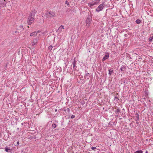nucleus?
I'll return each mask as SVG.
<instances>
[{
    "label": "nucleus",
    "mask_w": 153,
    "mask_h": 153,
    "mask_svg": "<svg viewBox=\"0 0 153 153\" xmlns=\"http://www.w3.org/2000/svg\"><path fill=\"white\" fill-rule=\"evenodd\" d=\"M52 48L53 46L52 45H51L48 47V49L51 51L52 49Z\"/></svg>",
    "instance_id": "412c9836"
},
{
    "label": "nucleus",
    "mask_w": 153,
    "mask_h": 153,
    "mask_svg": "<svg viewBox=\"0 0 153 153\" xmlns=\"http://www.w3.org/2000/svg\"><path fill=\"white\" fill-rule=\"evenodd\" d=\"M38 41V37L34 39L33 40V42H31V45L32 46H34L36 45Z\"/></svg>",
    "instance_id": "20e7f679"
},
{
    "label": "nucleus",
    "mask_w": 153,
    "mask_h": 153,
    "mask_svg": "<svg viewBox=\"0 0 153 153\" xmlns=\"http://www.w3.org/2000/svg\"><path fill=\"white\" fill-rule=\"evenodd\" d=\"M5 150L6 152H11V150L10 147L6 146L5 148Z\"/></svg>",
    "instance_id": "6e6552de"
},
{
    "label": "nucleus",
    "mask_w": 153,
    "mask_h": 153,
    "mask_svg": "<svg viewBox=\"0 0 153 153\" xmlns=\"http://www.w3.org/2000/svg\"><path fill=\"white\" fill-rule=\"evenodd\" d=\"M96 147H92L91 148V149L92 150H94V149H96Z\"/></svg>",
    "instance_id": "a878e982"
},
{
    "label": "nucleus",
    "mask_w": 153,
    "mask_h": 153,
    "mask_svg": "<svg viewBox=\"0 0 153 153\" xmlns=\"http://www.w3.org/2000/svg\"><path fill=\"white\" fill-rule=\"evenodd\" d=\"M100 0H97L94 1V2H93L94 5L98 4L99 3Z\"/></svg>",
    "instance_id": "ddd939ff"
},
{
    "label": "nucleus",
    "mask_w": 153,
    "mask_h": 153,
    "mask_svg": "<svg viewBox=\"0 0 153 153\" xmlns=\"http://www.w3.org/2000/svg\"><path fill=\"white\" fill-rule=\"evenodd\" d=\"M141 22V20L139 19H137L135 21L137 24H140Z\"/></svg>",
    "instance_id": "f3484780"
},
{
    "label": "nucleus",
    "mask_w": 153,
    "mask_h": 153,
    "mask_svg": "<svg viewBox=\"0 0 153 153\" xmlns=\"http://www.w3.org/2000/svg\"><path fill=\"white\" fill-rule=\"evenodd\" d=\"M90 18L88 17L86 20V22L88 23V22H89L90 21Z\"/></svg>",
    "instance_id": "aec40b11"
},
{
    "label": "nucleus",
    "mask_w": 153,
    "mask_h": 153,
    "mask_svg": "<svg viewBox=\"0 0 153 153\" xmlns=\"http://www.w3.org/2000/svg\"><path fill=\"white\" fill-rule=\"evenodd\" d=\"M76 64V62H75V59L74 61V63H73V67H74H74H75Z\"/></svg>",
    "instance_id": "5701e85b"
},
{
    "label": "nucleus",
    "mask_w": 153,
    "mask_h": 153,
    "mask_svg": "<svg viewBox=\"0 0 153 153\" xmlns=\"http://www.w3.org/2000/svg\"><path fill=\"white\" fill-rule=\"evenodd\" d=\"M136 123L137 124H138V122H137V121Z\"/></svg>",
    "instance_id": "2f4dec72"
},
{
    "label": "nucleus",
    "mask_w": 153,
    "mask_h": 153,
    "mask_svg": "<svg viewBox=\"0 0 153 153\" xmlns=\"http://www.w3.org/2000/svg\"><path fill=\"white\" fill-rule=\"evenodd\" d=\"M17 144L18 145H19V141H18L17 142Z\"/></svg>",
    "instance_id": "c756f323"
},
{
    "label": "nucleus",
    "mask_w": 153,
    "mask_h": 153,
    "mask_svg": "<svg viewBox=\"0 0 153 153\" xmlns=\"http://www.w3.org/2000/svg\"><path fill=\"white\" fill-rule=\"evenodd\" d=\"M38 32H39V31H37V32L35 31L34 32H33L31 33L30 34V35L31 36H35L36 35L37 33Z\"/></svg>",
    "instance_id": "9d476101"
},
{
    "label": "nucleus",
    "mask_w": 153,
    "mask_h": 153,
    "mask_svg": "<svg viewBox=\"0 0 153 153\" xmlns=\"http://www.w3.org/2000/svg\"><path fill=\"white\" fill-rule=\"evenodd\" d=\"M117 99L119 100V99L118 98V97H117V96H116V97H115V99Z\"/></svg>",
    "instance_id": "c85d7f7f"
},
{
    "label": "nucleus",
    "mask_w": 153,
    "mask_h": 153,
    "mask_svg": "<svg viewBox=\"0 0 153 153\" xmlns=\"http://www.w3.org/2000/svg\"><path fill=\"white\" fill-rule=\"evenodd\" d=\"M120 111V110L119 108H118L117 110H116L115 112L117 113H119Z\"/></svg>",
    "instance_id": "4be33fe9"
},
{
    "label": "nucleus",
    "mask_w": 153,
    "mask_h": 153,
    "mask_svg": "<svg viewBox=\"0 0 153 153\" xmlns=\"http://www.w3.org/2000/svg\"><path fill=\"white\" fill-rule=\"evenodd\" d=\"M143 151L141 150H139L138 151H137L135 152L134 153H142Z\"/></svg>",
    "instance_id": "6ab92c4d"
},
{
    "label": "nucleus",
    "mask_w": 153,
    "mask_h": 153,
    "mask_svg": "<svg viewBox=\"0 0 153 153\" xmlns=\"http://www.w3.org/2000/svg\"><path fill=\"white\" fill-rule=\"evenodd\" d=\"M75 117V116L74 115H71V118L72 119H73V118H74Z\"/></svg>",
    "instance_id": "393cba45"
},
{
    "label": "nucleus",
    "mask_w": 153,
    "mask_h": 153,
    "mask_svg": "<svg viewBox=\"0 0 153 153\" xmlns=\"http://www.w3.org/2000/svg\"><path fill=\"white\" fill-rule=\"evenodd\" d=\"M152 39H153V34L150 35L149 39V41L150 42H151Z\"/></svg>",
    "instance_id": "2eb2a0df"
},
{
    "label": "nucleus",
    "mask_w": 153,
    "mask_h": 153,
    "mask_svg": "<svg viewBox=\"0 0 153 153\" xmlns=\"http://www.w3.org/2000/svg\"><path fill=\"white\" fill-rule=\"evenodd\" d=\"M52 126L53 128H56V125L55 123H53L52 125Z\"/></svg>",
    "instance_id": "a211bd4d"
},
{
    "label": "nucleus",
    "mask_w": 153,
    "mask_h": 153,
    "mask_svg": "<svg viewBox=\"0 0 153 153\" xmlns=\"http://www.w3.org/2000/svg\"><path fill=\"white\" fill-rule=\"evenodd\" d=\"M89 73H86L85 76H88L89 75Z\"/></svg>",
    "instance_id": "bb28decb"
},
{
    "label": "nucleus",
    "mask_w": 153,
    "mask_h": 153,
    "mask_svg": "<svg viewBox=\"0 0 153 153\" xmlns=\"http://www.w3.org/2000/svg\"><path fill=\"white\" fill-rule=\"evenodd\" d=\"M23 30L24 28L23 26L22 25H20L17 30L18 33H19V32L23 31Z\"/></svg>",
    "instance_id": "423d86ee"
},
{
    "label": "nucleus",
    "mask_w": 153,
    "mask_h": 153,
    "mask_svg": "<svg viewBox=\"0 0 153 153\" xmlns=\"http://www.w3.org/2000/svg\"><path fill=\"white\" fill-rule=\"evenodd\" d=\"M57 111V109H56L55 110V112H56V111Z\"/></svg>",
    "instance_id": "7c9ffc66"
},
{
    "label": "nucleus",
    "mask_w": 153,
    "mask_h": 153,
    "mask_svg": "<svg viewBox=\"0 0 153 153\" xmlns=\"http://www.w3.org/2000/svg\"><path fill=\"white\" fill-rule=\"evenodd\" d=\"M36 13V11L34 10H31L30 15L28 17L27 23L29 25H30L34 21L35 15Z\"/></svg>",
    "instance_id": "f257e3e1"
},
{
    "label": "nucleus",
    "mask_w": 153,
    "mask_h": 153,
    "mask_svg": "<svg viewBox=\"0 0 153 153\" xmlns=\"http://www.w3.org/2000/svg\"><path fill=\"white\" fill-rule=\"evenodd\" d=\"M148 151H146V153H148Z\"/></svg>",
    "instance_id": "473e14b6"
},
{
    "label": "nucleus",
    "mask_w": 153,
    "mask_h": 153,
    "mask_svg": "<svg viewBox=\"0 0 153 153\" xmlns=\"http://www.w3.org/2000/svg\"><path fill=\"white\" fill-rule=\"evenodd\" d=\"M67 111L68 112H69L70 111V109L68 108L67 109Z\"/></svg>",
    "instance_id": "cd10ccee"
},
{
    "label": "nucleus",
    "mask_w": 153,
    "mask_h": 153,
    "mask_svg": "<svg viewBox=\"0 0 153 153\" xmlns=\"http://www.w3.org/2000/svg\"><path fill=\"white\" fill-rule=\"evenodd\" d=\"M65 3L67 5H69V2H68V1H65Z\"/></svg>",
    "instance_id": "b1692460"
},
{
    "label": "nucleus",
    "mask_w": 153,
    "mask_h": 153,
    "mask_svg": "<svg viewBox=\"0 0 153 153\" xmlns=\"http://www.w3.org/2000/svg\"><path fill=\"white\" fill-rule=\"evenodd\" d=\"M5 0L0 1V7H3L4 5V2Z\"/></svg>",
    "instance_id": "1a4fd4ad"
},
{
    "label": "nucleus",
    "mask_w": 153,
    "mask_h": 153,
    "mask_svg": "<svg viewBox=\"0 0 153 153\" xmlns=\"http://www.w3.org/2000/svg\"><path fill=\"white\" fill-rule=\"evenodd\" d=\"M135 115H136V116H135V117H134L135 120L136 121H137L139 119V114L138 113H137L135 114Z\"/></svg>",
    "instance_id": "f8f14e48"
},
{
    "label": "nucleus",
    "mask_w": 153,
    "mask_h": 153,
    "mask_svg": "<svg viewBox=\"0 0 153 153\" xmlns=\"http://www.w3.org/2000/svg\"><path fill=\"white\" fill-rule=\"evenodd\" d=\"M88 5L90 7H91L93 6L94 5L93 2L92 3H88Z\"/></svg>",
    "instance_id": "dca6fc26"
},
{
    "label": "nucleus",
    "mask_w": 153,
    "mask_h": 153,
    "mask_svg": "<svg viewBox=\"0 0 153 153\" xmlns=\"http://www.w3.org/2000/svg\"><path fill=\"white\" fill-rule=\"evenodd\" d=\"M104 2H103L100 4L97 8L96 11L99 12L100 11H102L104 7Z\"/></svg>",
    "instance_id": "7ed1b4c3"
},
{
    "label": "nucleus",
    "mask_w": 153,
    "mask_h": 153,
    "mask_svg": "<svg viewBox=\"0 0 153 153\" xmlns=\"http://www.w3.org/2000/svg\"><path fill=\"white\" fill-rule=\"evenodd\" d=\"M126 67L125 65H122L120 69V72H124L126 71Z\"/></svg>",
    "instance_id": "39448f33"
},
{
    "label": "nucleus",
    "mask_w": 153,
    "mask_h": 153,
    "mask_svg": "<svg viewBox=\"0 0 153 153\" xmlns=\"http://www.w3.org/2000/svg\"><path fill=\"white\" fill-rule=\"evenodd\" d=\"M64 26L61 25L59 28L58 30H59V31L60 32H61L62 31V30L63 29H64Z\"/></svg>",
    "instance_id": "9b49d317"
},
{
    "label": "nucleus",
    "mask_w": 153,
    "mask_h": 153,
    "mask_svg": "<svg viewBox=\"0 0 153 153\" xmlns=\"http://www.w3.org/2000/svg\"><path fill=\"white\" fill-rule=\"evenodd\" d=\"M109 71V74L110 75H111V74L113 73V70L112 68H111L110 69H109L108 70Z\"/></svg>",
    "instance_id": "4468645a"
},
{
    "label": "nucleus",
    "mask_w": 153,
    "mask_h": 153,
    "mask_svg": "<svg viewBox=\"0 0 153 153\" xmlns=\"http://www.w3.org/2000/svg\"><path fill=\"white\" fill-rule=\"evenodd\" d=\"M46 18H51L56 16L55 12L53 11H47L45 14Z\"/></svg>",
    "instance_id": "f03ea898"
},
{
    "label": "nucleus",
    "mask_w": 153,
    "mask_h": 153,
    "mask_svg": "<svg viewBox=\"0 0 153 153\" xmlns=\"http://www.w3.org/2000/svg\"><path fill=\"white\" fill-rule=\"evenodd\" d=\"M109 54L108 53H107L105 55V56L103 58L102 61H104L106 59H107L109 57Z\"/></svg>",
    "instance_id": "0eeeda50"
}]
</instances>
